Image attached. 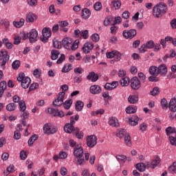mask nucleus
Wrapping results in <instances>:
<instances>
[{"mask_svg":"<svg viewBox=\"0 0 176 176\" xmlns=\"http://www.w3.org/2000/svg\"><path fill=\"white\" fill-rule=\"evenodd\" d=\"M62 45L67 50H76L79 45V40H76L74 43L72 38L66 37L63 39Z\"/></svg>","mask_w":176,"mask_h":176,"instance_id":"1","label":"nucleus"},{"mask_svg":"<svg viewBox=\"0 0 176 176\" xmlns=\"http://www.w3.org/2000/svg\"><path fill=\"white\" fill-rule=\"evenodd\" d=\"M167 12V6L164 3H160L157 4L153 8V15L157 19L162 17L164 13Z\"/></svg>","mask_w":176,"mask_h":176,"instance_id":"2","label":"nucleus"},{"mask_svg":"<svg viewBox=\"0 0 176 176\" xmlns=\"http://www.w3.org/2000/svg\"><path fill=\"white\" fill-rule=\"evenodd\" d=\"M74 155L76 157L79 166L85 164V157L83 156V148H82V146L78 144L74 147Z\"/></svg>","mask_w":176,"mask_h":176,"instance_id":"3","label":"nucleus"},{"mask_svg":"<svg viewBox=\"0 0 176 176\" xmlns=\"http://www.w3.org/2000/svg\"><path fill=\"white\" fill-rule=\"evenodd\" d=\"M117 137L119 138H123L124 137V142L127 146H131V138L130 134L127 133L126 129H118L117 133Z\"/></svg>","mask_w":176,"mask_h":176,"instance_id":"4","label":"nucleus"},{"mask_svg":"<svg viewBox=\"0 0 176 176\" xmlns=\"http://www.w3.org/2000/svg\"><path fill=\"white\" fill-rule=\"evenodd\" d=\"M16 79L18 82H21V86L23 89H28L30 83H31V78L25 77L24 73H20Z\"/></svg>","mask_w":176,"mask_h":176,"instance_id":"5","label":"nucleus"},{"mask_svg":"<svg viewBox=\"0 0 176 176\" xmlns=\"http://www.w3.org/2000/svg\"><path fill=\"white\" fill-rule=\"evenodd\" d=\"M64 97H65V91L63 89V91L59 92L57 98L53 101L54 107H61L64 102Z\"/></svg>","mask_w":176,"mask_h":176,"instance_id":"6","label":"nucleus"},{"mask_svg":"<svg viewBox=\"0 0 176 176\" xmlns=\"http://www.w3.org/2000/svg\"><path fill=\"white\" fill-rule=\"evenodd\" d=\"M9 54H8V51L5 50H1L0 51V60H2L1 65L3 67V69H5L6 68L5 65H6L7 63H9Z\"/></svg>","mask_w":176,"mask_h":176,"instance_id":"7","label":"nucleus"},{"mask_svg":"<svg viewBox=\"0 0 176 176\" xmlns=\"http://www.w3.org/2000/svg\"><path fill=\"white\" fill-rule=\"evenodd\" d=\"M42 34L43 36H41L40 39L43 43H46L47 41H49V38L52 36V31L50 28H45L43 29Z\"/></svg>","mask_w":176,"mask_h":176,"instance_id":"8","label":"nucleus"},{"mask_svg":"<svg viewBox=\"0 0 176 176\" xmlns=\"http://www.w3.org/2000/svg\"><path fill=\"white\" fill-rule=\"evenodd\" d=\"M122 35L126 39H133L137 35V30L134 29L130 30H125L123 31Z\"/></svg>","mask_w":176,"mask_h":176,"instance_id":"9","label":"nucleus"},{"mask_svg":"<svg viewBox=\"0 0 176 176\" xmlns=\"http://www.w3.org/2000/svg\"><path fill=\"white\" fill-rule=\"evenodd\" d=\"M97 136L93 135L87 138V145L89 148H94L97 145Z\"/></svg>","mask_w":176,"mask_h":176,"instance_id":"10","label":"nucleus"},{"mask_svg":"<svg viewBox=\"0 0 176 176\" xmlns=\"http://www.w3.org/2000/svg\"><path fill=\"white\" fill-rule=\"evenodd\" d=\"M38 32L36 31V30H32L29 35V41L30 43H35V42L38 41Z\"/></svg>","mask_w":176,"mask_h":176,"instance_id":"11","label":"nucleus"},{"mask_svg":"<svg viewBox=\"0 0 176 176\" xmlns=\"http://www.w3.org/2000/svg\"><path fill=\"white\" fill-rule=\"evenodd\" d=\"M131 89H140L141 87V81L138 79V77H133L131 79Z\"/></svg>","mask_w":176,"mask_h":176,"instance_id":"12","label":"nucleus"},{"mask_svg":"<svg viewBox=\"0 0 176 176\" xmlns=\"http://www.w3.org/2000/svg\"><path fill=\"white\" fill-rule=\"evenodd\" d=\"M94 48V44L91 42L86 43L84 46L82 47V51L85 54H88V53H90V50H93Z\"/></svg>","mask_w":176,"mask_h":176,"instance_id":"13","label":"nucleus"},{"mask_svg":"<svg viewBox=\"0 0 176 176\" xmlns=\"http://www.w3.org/2000/svg\"><path fill=\"white\" fill-rule=\"evenodd\" d=\"M158 75L160 76H166L167 75L168 69L167 65L164 64L160 65L158 67H157Z\"/></svg>","mask_w":176,"mask_h":176,"instance_id":"14","label":"nucleus"},{"mask_svg":"<svg viewBox=\"0 0 176 176\" xmlns=\"http://www.w3.org/2000/svg\"><path fill=\"white\" fill-rule=\"evenodd\" d=\"M48 113L54 115V116H59V118H64V112L58 111V109H54L52 107L48 108Z\"/></svg>","mask_w":176,"mask_h":176,"instance_id":"15","label":"nucleus"},{"mask_svg":"<svg viewBox=\"0 0 176 176\" xmlns=\"http://www.w3.org/2000/svg\"><path fill=\"white\" fill-rule=\"evenodd\" d=\"M57 131L56 128L50 127V125L48 124H45L43 126V132L45 134H54Z\"/></svg>","mask_w":176,"mask_h":176,"instance_id":"16","label":"nucleus"},{"mask_svg":"<svg viewBox=\"0 0 176 176\" xmlns=\"http://www.w3.org/2000/svg\"><path fill=\"white\" fill-rule=\"evenodd\" d=\"M109 124L112 127H119V120L115 117H110L109 118Z\"/></svg>","mask_w":176,"mask_h":176,"instance_id":"17","label":"nucleus"},{"mask_svg":"<svg viewBox=\"0 0 176 176\" xmlns=\"http://www.w3.org/2000/svg\"><path fill=\"white\" fill-rule=\"evenodd\" d=\"M87 80H91V82H97L98 80V74H95L94 72H90L87 76Z\"/></svg>","mask_w":176,"mask_h":176,"instance_id":"18","label":"nucleus"},{"mask_svg":"<svg viewBox=\"0 0 176 176\" xmlns=\"http://www.w3.org/2000/svg\"><path fill=\"white\" fill-rule=\"evenodd\" d=\"M36 19H37L36 15L32 12L28 13L26 16L27 23H34V21H35Z\"/></svg>","mask_w":176,"mask_h":176,"instance_id":"19","label":"nucleus"},{"mask_svg":"<svg viewBox=\"0 0 176 176\" xmlns=\"http://www.w3.org/2000/svg\"><path fill=\"white\" fill-rule=\"evenodd\" d=\"M117 86H119V82L118 81H113L111 83H106L104 89H116Z\"/></svg>","mask_w":176,"mask_h":176,"instance_id":"20","label":"nucleus"},{"mask_svg":"<svg viewBox=\"0 0 176 176\" xmlns=\"http://www.w3.org/2000/svg\"><path fill=\"white\" fill-rule=\"evenodd\" d=\"M91 14V12H90V10L87 8H84L82 10V18L85 19V20H87L89 17H90Z\"/></svg>","mask_w":176,"mask_h":176,"instance_id":"21","label":"nucleus"},{"mask_svg":"<svg viewBox=\"0 0 176 176\" xmlns=\"http://www.w3.org/2000/svg\"><path fill=\"white\" fill-rule=\"evenodd\" d=\"M169 109L171 112H176V99L175 98L170 100Z\"/></svg>","mask_w":176,"mask_h":176,"instance_id":"22","label":"nucleus"},{"mask_svg":"<svg viewBox=\"0 0 176 176\" xmlns=\"http://www.w3.org/2000/svg\"><path fill=\"white\" fill-rule=\"evenodd\" d=\"M128 101L130 104H137L138 102V95H131L128 98Z\"/></svg>","mask_w":176,"mask_h":176,"instance_id":"23","label":"nucleus"},{"mask_svg":"<svg viewBox=\"0 0 176 176\" xmlns=\"http://www.w3.org/2000/svg\"><path fill=\"white\" fill-rule=\"evenodd\" d=\"M138 120H140L138 116H133L129 118V124H131V126H137V124H138Z\"/></svg>","mask_w":176,"mask_h":176,"instance_id":"24","label":"nucleus"},{"mask_svg":"<svg viewBox=\"0 0 176 176\" xmlns=\"http://www.w3.org/2000/svg\"><path fill=\"white\" fill-rule=\"evenodd\" d=\"M148 72L150 74L152 75V76H158V72H157V67L156 66H151L148 69Z\"/></svg>","mask_w":176,"mask_h":176,"instance_id":"25","label":"nucleus"},{"mask_svg":"<svg viewBox=\"0 0 176 176\" xmlns=\"http://www.w3.org/2000/svg\"><path fill=\"white\" fill-rule=\"evenodd\" d=\"M130 82H131L130 78H129L127 76H126L120 80V85L123 87H124L126 86H129V85H130Z\"/></svg>","mask_w":176,"mask_h":176,"instance_id":"26","label":"nucleus"},{"mask_svg":"<svg viewBox=\"0 0 176 176\" xmlns=\"http://www.w3.org/2000/svg\"><path fill=\"white\" fill-rule=\"evenodd\" d=\"M137 109H138L137 106L131 105L126 107L125 111L126 113L130 114V113H135V112H137Z\"/></svg>","mask_w":176,"mask_h":176,"instance_id":"27","label":"nucleus"},{"mask_svg":"<svg viewBox=\"0 0 176 176\" xmlns=\"http://www.w3.org/2000/svg\"><path fill=\"white\" fill-rule=\"evenodd\" d=\"M74 135L78 138V140H82L83 138V132L79 131V128H75L74 129Z\"/></svg>","mask_w":176,"mask_h":176,"instance_id":"28","label":"nucleus"},{"mask_svg":"<svg viewBox=\"0 0 176 176\" xmlns=\"http://www.w3.org/2000/svg\"><path fill=\"white\" fill-rule=\"evenodd\" d=\"M64 130L65 133H68V134H71V133H72L73 131V134H74V130H75V129L74 128V125L66 124L64 127Z\"/></svg>","mask_w":176,"mask_h":176,"instance_id":"29","label":"nucleus"},{"mask_svg":"<svg viewBox=\"0 0 176 176\" xmlns=\"http://www.w3.org/2000/svg\"><path fill=\"white\" fill-rule=\"evenodd\" d=\"M83 107H85L83 102L78 100L76 102V111L80 112L83 109Z\"/></svg>","mask_w":176,"mask_h":176,"instance_id":"30","label":"nucleus"},{"mask_svg":"<svg viewBox=\"0 0 176 176\" xmlns=\"http://www.w3.org/2000/svg\"><path fill=\"white\" fill-rule=\"evenodd\" d=\"M112 21H113V18L112 17V16H109L105 18L103 24L104 25H105V27H108V25H109V24H111Z\"/></svg>","mask_w":176,"mask_h":176,"instance_id":"31","label":"nucleus"},{"mask_svg":"<svg viewBox=\"0 0 176 176\" xmlns=\"http://www.w3.org/2000/svg\"><path fill=\"white\" fill-rule=\"evenodd\" d=\"M38 140V135H32L28 140V144L29 146H32L34 145V142Z\"/></svg>","mask_w":176,"mask_h":176,"instance_id":"32","label":"nucleus"},{"mask_svg":"<svg viewBox=\"0 0 176 176\" xmlns=\"http://www.w3.org/2000/svg\"><path fill=\"white\" fill-rule=\"evenodd\" d=\"M24 19H21L19 21L13 22V25L16 28H21L24 25Z\"/></svg>","mask_w":176,"mask_h":176,"instance_id":"33","label":"nucleus"},{"mask_svg":"<svg viewBox=\"0 0 176 176\" xmlns=\"http://www.w3.org/2000/svg\"><path fill=\"white\" fill-rule=\"evenodd\" d=\"M51 53H52V56H51L52 60H57V58H58L60 51L53 50Z\"/></svg>","mask_w":176,"mask_h":176,"instance_id":"34","label":"nucleus"},{"mask_svg":"<svg viewBox=\"0 0 176 176\" xmlns=\"http://www.w3.org/2000/svg\"><path fill=\"white\" fill-rule=\"evenodd\" d=\"M16 105L14 103H10L6 106L7 111H9L10 112H12L13 111L16 110Z\"/></svg>","mask_w":176,"mask_h":176,"instance_id":"35","label":"nucleus"},{"mask_svg":"<svg viewBox=\"0 0 176 176\" xmlns=\"http://www.w3.org/2000/svg\"><path fill=\"white\" fill-rule=\"evenodd\" d=\"M160 163V157H156L155 160L151 162L152 168H155Z\"/></svg>","mask_w":176,"mask_h":176,"instance_id":"36","label":"nucleus"},{"mask_svg":"<svg viewBox=\"0 0 176 176\" xmlns=\"http://www.w3.org/2000/svg\"><path fill=\"white\" fill-rule=\"evenodd\" d=\"M166 135H170V134H174L176 133V129L175 127L168 126L166 129Z\"/></svg>","mask_w":176,"mask_h":176,"instance_id":"37","label":"nucleus"},{"mask_svg":"<svg viewBox=\"0 0 176 176\" xmlns=\"http://www.w3.org/2000/svg\"><path fill=\"white\" fill-rule=\"evenodd\" d=\"M3 43L6 46L7 49H12L13 47V44L12 43L9 42L8 38H3Z\"/></svg>","mask_w":176,"mask_h":176,"instance_id":"38","label":"nucleus"},{"mask_svg":"<svg viewBox=\"0 0 176 176\" xmlns=\"http://www.w3.org/2000/svg\"><path fill=\"white\" fill-rule=\"evenodd\" d=\"M136 168L138 170V171H140V173H144V171H145V164L142 162L137 164Z\"/></svg>","mask_w":176,"mask_h":176,"instance_id":"39","label":"nucleus"},{"mask_svg":"<svg viewBox=\"0 0 176 176\" xmlns=\"http://www.w3.org/2000/svg\"><path fill=\"white\" fill-rule=\"evenodd\" d=\"M10 173H14V165H10L7 169L6 171H4L5 175H8L10 174Z\"/></svg>","mask_w":176,"mask_h":176,"instance_id":"40","label":"nucleus"},{"mask_svg":"<svg viewBox=\"0 0 176 176\" xmlns=\"http://www.w3.org/2000/svg\"><path fill=\"white\" fill-rule=\"evenodd\" d=\"M19 109L21 112H24L27 109V106H25V102L24 100L19 101Z\"/></svg>","mask_w":176,"mask_h":176,"instance_id":"41","label":"nucleus"},{"mask_svg":"<svg viewBox=\"0 0 176 176\" xmlns=\"http://www.w3.org/2000/svg\"><path fill=\"white\" fill-rule=\"evenodd\" d=\"M71 105H72V99L66 100L63 103V107L65 108V109H69V108H71Z\"/></svg>","mask_w":176,"mask_h":176,"instance_id":"42","label":"nucleus"},{"mask_svg":"<svg viewBox=\"0 0 176 176\" xmlns=\"http://www.w3.org/2000/svg\"><path fill=\"white\" fill-rule=\"evenodd\" d=\"M171 71H172V72H170V73L168 75V79H173V78H174V73L176 72V65H173L171 67Z\"/></svg>","mask_w":176,"mask_h":176,"instance_id":"43","label":"nucleus"},{"mask_svg":"<svg viewBox=\"0 0 176 176\" xmlns=\"http://www.w3.org/2000/svg\"><path fill=\"white\" fill-rule=\"evenodd\" d=\"M111 5H113L116 10H118L120 8V6H122V3L120 1H114L111 2Z\"/></svg>","mask_w":176,"mask_h":176,"instance_id":"44","label":"nucleus"},{"mask_svg":"<svg viewBox=\"0 0 176 176\" xmlns=\"http://www.w3.org/2000/svg\"><path fill=\"white\" fill-rule=\"evenodd\" d=\"M168 171L171 173V174H176V162H173V164L168 167Z\"/></svg>","mask_w":176,"mask_h":176,"instance_id":"45","label":"nucleus"},{"mask_svg":"<svg viewBox=\"0 0 176 176\" xmlns=\"http://www.w3.org/2000/svg\"><path fill=\"white\" fill-rule=\"evenodd\" d=\"M116 159L118 162H120L121 163H125L126 162V155H118L116 156Z\"/></svg>","mask_w":176,"mask_h":176,"instance_id":"46","label":"nucleus"},{"mask_svg":"<svg viewBox=\"0 0 176 176\" xmlns=\"http://www.w3.org/2000/svg\"><path fill=\"white\" fill-rule=\"evenodd\" d=\"M20 60H14L12 64V67L13 68V69H19V68H20Z\"/></svg>","mask_w":176,"mask_h":176,"instance_id":"47","label":"nucleus"},{"mask_svg":"<svg viewBox=\"0 0 176 176\" xmlns=\"http://www.w3.org/2000/svg\"><path fill=\"white\" fill-rule=\"evenodd\" d=\"M53 45L54 47H55L56 49H61L62 47L60 41H58L56 39H54L53 41Z\"/></svg>","mask_w":176,"mask_h":176,"instance_id":"48","label":"nucleus"},{"mask_svg":"<svg viewBox=\"0 0 176 176\" xmlns=\"http://www.w3.org/2000/svg\"><path fill=\"white\" fill-rule=\"evenodd\" d=\"M28 4L32 8H34L38 5V0H27Z\"/></svg>","mask_w":176,"mask_h":176,"instance_id":"49","label":"nucleus"},{"mask_svg":"<svg viewBox=\"0 0 176 176\" xmlns=\"http://www.w3.org/2000/svg\"><path fill=\"white\" fill-rule=\"evenodd\" d=\"M72 69V65H65L62 69V72H69Z\"/></svg>","mask_w":176,"mask_h":176,"instance_id":"50","label":"nucleus"},{"mask_svg":"<svg viewBox=\"0 0 176 176\" xmlns=\"http://www.w3.org/2000/svg\"><path fill=\"white\" fill-rule=\"evenodd\" d=\"M94 8L95 10L98 12L99 10H101V9L102 8V4H101L100 2H96V3H95Z\"/></svg>","mask_w":176,"mask_h":176,"instance_id":"51","label":"nucleus"},{"mask_svg":"<svg viewBox=\"0 0 176 176\" xmlns=\"http://www.w3.org/2000/svg\"><path fill=\"white\" fill-rule=\"evenodd\" d=\"M91 39H92L94 42H98V41H100V35H98V34H93L91 36Z\"/></svg>","mask_w":176,"mask_h":176,"instance_id":"52","label":"nucleus"},{"mask_svg":"<svg viewBox=\"0 0 176 176\" xmlns=\"http://www.w3.org/2000/svg\"><path fill=\"white\" fill-rule=\"evenodd\" d=\"M145 45L147 47V49H153L155 46V42H153V41H149L146 43Z\"/></svg>","mask_w":176,"mask_h":176,"instance_id":"53","label":"nucleus"},{"mask_svg":"<svg viewBox=\"0 0 176 176\" xmlns=\"http://www.w3.org/2000/svg\"><path fill=\"white\" fill-rule=\"evenodd\" d=\"M148 129V125L146 123H142L140 125V131H142V133H144V131H146V129Z\"/></svg>","mask_w":176,"mask_h":176,"instance_id":"54","label":"nucleus"},{"mask_svg":"<svg viewBox=\"0 0 176 176\" xmlns=\"http://www.w3.org/2000/svg\"><path fill=\"white\" fill-rule=\"evenodd\" d=\"M85 72V69L82 67H76L74 69V73L75 74H79L80 75H81V74Z\"/></svg>","mask_w":176,"mask_h":176,"instance_id":"55","label":"nucleus"},{"mask_svg":"<svg viewBox=\"0 0 176 176\" xmlns=\"http://www.w3.org/2000/svg\"><path fill=\"white\" fill-rule=\"evenodd\" d=\"M80 36H82L84 39H87L89 38V31L85 30L80 32Z\"/></svg>","mask_w":176,"mask_h":176,"instance_id":"56","label":"nucleus"},{"mask_svg":"<svg viewBox=\"0 0 176 176\" xmlns=\"http://www.w3.org/2000/svg\"><path fill=\"white\" fill-rule=\"evenodd\" d=\"M60 175L65 176L67 174H68V170H67V168L62 167L60 170Z\"/></svg>","mask_w":176,"mask_h":176,"instance_id":"57","label":"nucleus"},{"mask_svg":"<svg viewBox=\"0 0 176 176\" xmlns=\"http://www.w3.org/2000/svg\"><path fill=\"white\" fill-rule=\"evenodd\" d=\"M90 93H91V94H100V93H101L102 89H89Z\"/></svg>","mask_w":176,"mask_h":176,"instance_id":"58","label":"nucleus"},{"mask_svg":"<svg viewBox=\"0 0 176 176\" xmlns=\"http://www.w3.org/2000/svg\"><path fill=\"white\" fill-rule=\"evenodd\" d=\"M149 82H159V78L157 76H151L148 78Z\"/></svg>","mask_w":176,"mask_h":176,"instance_id":"59","label":"nucleus"},{"mask_svg":"<svg viewBox=\"0 0 176 176\" xmlns=\"http://www.w3.org/2000/svg\"><path fill=\"white\" fill-rule=\"evenodd\" d=\"M160 93V91L157 89H153L151 92L150 94L151 96H153L155 97V96H157Z\"/></svg>","mask_w":176,"mask_h":176,"instance_id":"60","label":"nucleus"},{"mask_svg":"<svg viewBox=\"0 0 176 176\" xmlns=\"http://www.w3.org/2000/svg\"><path fill=\"white\" fill-rule=\"evenodd\" d=\"M21 160H25L27 159V153L24 151H21L20 153Z\"/></svg>","mask_w":176,"mask_h":176,"instance_id":"61","label":"nucleus"},{"mask_svg":"<svg viewBox=\"0 0 176 176\" xmlns=\"http://www.w3.org/2000/svg\"><path fill=\"white\" fill-rule=\"evenodd\" d=\"M67 157H68V154H67V153L64 151H60L59 153L60 159H67Z\"/></svg>","mask_w":176,"mask_h":176,"instance_id":"62","label":"nucleus"},{"mask_svg":"<svg viewBox=\"0 0 176 176\" xmlns=\"http://www.w3.org/2000/svg\"><path fill=\"white\" fill-rule=\"evenodd\" d=\"M21 138V133H20V132L15 131L14 132V140H20V138Z\"/></svg>","mask_w":176,"mask_h":176,"instance_id":"63","label":"nucleus"},{"mask_svg":"<svg viewBox=\"0 0 176 176\" xmlns=\"http://www.w3.org/2000/svg\"><path fill=\"white\" fill-rule=\"evenodd\" d=\"M161 105L162 108H167L168 104L167 103V100H166V98H163L161 100Z\"/></svg>","mask_w":176,"mask_h":176,"instance_id":"64","label":"nucleus"}]
</instances>
